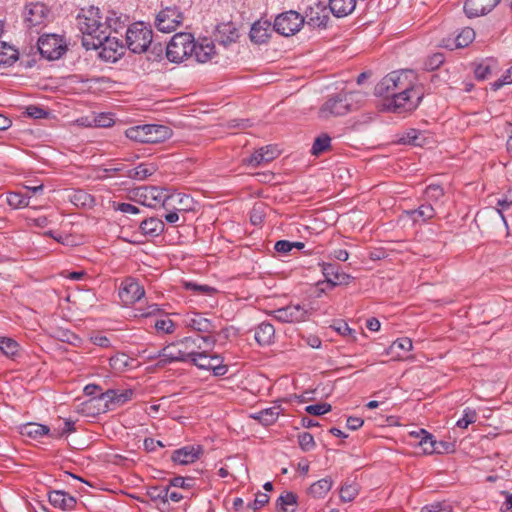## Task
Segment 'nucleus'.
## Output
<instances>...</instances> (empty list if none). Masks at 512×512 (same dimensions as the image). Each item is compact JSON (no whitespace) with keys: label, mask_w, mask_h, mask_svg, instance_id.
Wrapping results in <instances>:
<instances>
[{"label":"nucleus","mask_w":512,"mask_h":512,"mask_svg":"<svg viewBox=\"0 0 512 512\" xmlns=\"http://www.w3.org/2000/svg\"><path fill=\"white\" fill-rule=\"evenodd\" d=\"M281 411V407L279 405H275L269 408L262 409L252 414L251 417L255 420H258L261 424L269 426L277 421L279 415L281 414Z\"/></svg>","instance_id":"nucleus-33"},{"label":"nucleus","mask_w":512,"mask_h":512,"mask_svg":"<svg viewBox=\"0 0 512 512\" xmlns=\"http://www.w3.org/2000/svg\"><path fill=\"white\" fill-rule=\"evenodd\" d=\"M118 295L125 305H132L145 295V290L135 279L126 278L120 285Z\"/></svg>","instance_id":"nucleus-19"},{"label":"nucleus","mask_w":512,"mask_h":512,"mask_svg":"<svg viewBox=\"0 0 512 512\" xmlns=\"http://www.w3.org/2000/svg\"><path fill=\"white\" fill-rule=\"evenodd\" d=\"M477 420V413L474 409L469 407L463 410L462 417L456 422V426L462 429H466L470 424Z\"/></svg>","instance_id":"nucleus-50"},{"label":"nucleus","mask_w":512,"mask_h":512,"mask_svg":"<svg viewBox=\"0 0 512 512\" xmlns=\"http://www.w3.org/2000/svg\"><path fill=\"white\" fill-rule=\"evenodd\" d=\"M444 62V56L441 53L432 55L426 62L425 68L427 70H434L438 68Z\"/></svg>","instance_id":"nucleus-61"},{"label":"nucleus","mask_w":512,"mask_h":512,"mask_svg":"<svg viewBox=\"0 0 512 512\" xmlns=\"http://www.w3.org/2000/svg\"><path fill=\"white\" fill-rule=\"evenodd\" d=\"M269 496L266 493L258 492L255 495V499L253 502L248 504V508H251L253 510H258L265 506L269 502Z\"/></svg>","instance_id":"nucleus-56"},{"label":"nucleus","mask_w":512,"mask_h":512,"mask_svg":"<svg viewBox=\"0 0 512 512\" xmlns=\"http://www.w3.org/2000/svg\"><path fill=\"white\" fill-rule=\"evenodd\" d=\"M340 499L343 502L353 501L359 493V487L356 483H344L340 488Z\"/></svg>","instance_id":"nucleus-46"},{"label":"nucleus","mask_w":512,"mask_h":512,"mask_svg":"<svg viewBox=\"0 0 512 512\" xmlns=\"http://www.w3.org/2000/svg\"><path fill=\"white\" fill-rule=\"evenodd\" d=\"M167 490L168 486L152 487L148 494L152 499H159L163 502H167Z\"/></svg>","instance_id":"nucleus-58"},{"label":"nucleus","mask_w":512,"mask_h":512,"mask_svg":"<svg viewBox=\"0 0 512 512\" xmlns=\"http://www.w3.org/2000/svg\"><path fill=\"white\" fill-rule=\"evenodd\" d=\"M216 339L213 335H198L196 337H184L178 341L183 358L193 364V358L199 357L203 350L213 349Z\"/></svg>","instance_id":"nucleus-10"},{"label":"nucleus","mask_w":512,"mask_h":512,"mask_svg":"<svg viewBox=\"0 0 512 512\" xmlns=\"http://www.w3.org/2000/svg\"><path fill=\"white\" fill-rule=\"evenodd\" d=\"M113 208L116 211H120L122 213L126 214H137L139 213V208L130 204V203H124V202H114Z\"/></svg>","instance_id":"nucleus-59"},{"label":"nucleus","mask_w":512,"mask_h":512,"mask_svg":"<svg viewBox=\"0 0 512 512\" xmlns=\"http://www.w3.org/2000/svg\"><path fill=\"white\" fill-rule=\"evenodd\" d=\"M99 9L90 7L81 9L77 15V26L84 37H88L90 41L97 40L98 36L108 33L104 23L100 21Z\"/></svg>","instance_id":"nucleus-6"},{"label":"nucleus","mask_w":512,"mask_h":512,"mask_svg":"<svg viewBox=\"0 0 512 512\" xmlns=\"http://www.w3.org/2000/svg\"><path fill=\"white\" fill-rule=\"evenodd\" d=\"M21 434L31 439L38 440L43 436L50 435L48 426L39 423H27L21 427Z\"/></svg>","instance_id":"nucleus-35"},{"label":"nucleus","mask_w":512,"mask_h":512,"mask_svg":"<svg viewBox=\"0 0 512 512\" xmlns=\"http://www.w3.org/2000/svg\"><path fill=\"white\" fill-rule=\"evenodd\" d=\"M217 33L221 39V43L227 45L235 42L238 38V31L232 23H222L217 26Z\"/></svg>","instance_id":"nucleus-37"},{"label":"nucleus","mask_w":512,"mask_h":512,"mask_svg":"<svg viewBox=\"0 0 512 512\" xmlns=\"http://www.w3.org/2000/svg\"><path fill=\"white\" fill-rule=\"evenodd\" d=\"M195 48L194 36L190 33L175 34L166 47V56L169 61L180 63L193 56Z\"/></svg>","instance_id":"nucleus-7"},{"label":"nucleus","mask_w":512,"mask_h":512,"mask_svg":"<svg viewBox=\"0 0 512 512\" xmlns=\"http://www.w3.org/2000/svg\"><path fill=\"white\" fill-rule=\"evenodd\" d=\"M135 195L138 197L139 202L147 207L162 206L169 209L172 202L178 200L181 202L184 196L181 193H170L167 189L157 186L140 187L136 190Z\"/></svg>","instance_id":"nucleus-2"},{"label":"nucleus","mask_w":512,"mask_h":512,"mask_svg":"<svg viewBox=\"0 0 512 512\" xmlns=\"http://www.w3.org/2000/svg\"><path fill=\"white\" fill-rule=\"evenodd\" d=\"M94 123L97 127H110L114 124V119L109 114H100L95 117Z\"/></svg>","instance_id":"nucleus-64"},{"label":"nucleus","mask_w":512,"mask_h":512,"mask_svg":"<svg viewBox=\"0 0 512 512\" xmlns=\"http://www.w3.org/2000/svg\"><path fill=\"white\" fill-rule=\"evenodd\" d=\"M183 19L182 12L176 6L166 7L156 15L154 24L160 32L170 33L182 24Z\"/></svg>","instance_id":"nucleus-14"},{"label":"nucleus","mask_w":512,"mask_h":512,"mask_svg":"<svg viewBox=\"0 0 512 512\" xmlns=\"http://www.w3.org/2000/svg\"><path fill=\"white\" fill-rule=\"evenodd\" d=\"M49 16V9L43 3H30L25 8V21L29 27L44 24Z\"/></svg>","instance_id":"nucleus-21"},{"label":"nucleus","mask_w":512,"mask_h":512,"mask_svg":"<svg viewBox=\"0 0 512 512\" xmlns=\"http://www.w3.org/2000/svg\"><path fill=\"white\" fill-rule=\"evenodd\" d=\"M331 147V138L328 134H321L318 136L312 145V155L319 156L323 152L327 151Z\"/></svg>","instance_id":"nucleus-43"},{"label":"nucleus","mask_w":512,"mask_h":512,"mask_svg":"<svg viewBox=\"0 0 512 512\" xmlns=\"http://www.w3.org/2000/svg\"><path fill=\"white\" fill-rule=\"evenodd\" d=\"M38 50L47 60H57L67 51V45L63 38L56 34H46L39 37Z\"/></svg>","instance_id":"nucleus-12"},{"label":"nucleus","mask_w":512,"mask_h":512,"mask_svg":"<svg viewBox=\"0 0 512 512\" xmlns=\"http://www.w3.org/2000/svg\"><path fill=\"white\" fill-rule=\"evenodd\" d=\"M125 135L136 142L154 144L169 139L172 136V130L165 125L146 124L128 128Z\"/></svg>","instance_id":"nucleus-3"},{"label":"nucleus","mask_w":512,"mask_h":512,"mask_svg":"<svg viewBox=\"0 0 512 512\" xmlns=\"http://www.w3.org/2000/svg\"><path fill=\"white\" fill-rule=\"evenodd\" d=\"M132 359L125 353H118L109 360L111 368L115 371H125L131 365Z\"/></svg>","instance_id":"nucleus-44"},{"label":"nucleus","mask_w":512,"mask_h":512,"mask_svg":"<svg viewBox=\"0 0 512 512\" xmlns=\"http://www.w3.org/2000/svg\"><path fill=\"white\" fill-rule=\"evenodd\" d=\"M185 325L203 335H212L216 331V325L214 322L208 318H205L200 313H192L187 315L185 320Z\"/></svg>","instance_id":"nucleus-23"},{"label":"nucleus","mask_w":512,"mask_h":512,"mask_svg":"<svg viewBox=\"0 0 512 512\" xmlns=\"http://www.w3.org/2000/svg\"><path fill=\"white\" fill-rule=\"evenodd\" d=\"M75 422L70 420V419H66L63 421L62 423V426L57 428V429H54L50 436L52 438H61L63 437L64 435H67V434H70L72 432L75 431Z\"/></svg>","instance_id":"nucleus-52"},{"label":"nucleus","mask_w":512,"mask_h":512,"mask_svg":"<svg viewBox=\"0 0 512 512\" xmlns=\"http://www.w3.org/2000/svg\"><path fill=\"white\" fill-rule=\"evenodd\" d=\"M298 443H299L300 448L304 452L311 451L315 447L314 438H313L312 434H310L308 432H303L298 435Z\"/></svg>","instance_id":"nucleus-54"},{"label":"nucleus","mask_w":512,"mask_h":512,"mask_svg":"<svg viewBox=\"0 0 512 512\" xmlns=\"http://www.w3.org/2000/svg\"><path fill=\"white\" fill-rule=\"evenodd\" d=\"M304 25V17L297 11L290 10L279 14L274 20V30L283 36L296 34Z\"/></svg>","instance_id":"nucleus-13"},{"label":"nucleus","mask_w":512,"mask_h":512,"mask_svg":"<svg viewBox=\"0 0 512 512\" xmlns=\"http://www.w3.org/2000/svg\"><path fill=\"white\" fill-rule=\"evenodd\" d=\"M156 171L154 165L140 164L129 172V177L137 180H144Z\"/></svg>","instance_id":"nucleus-47"},{"label":"nucleus","mask_w":512,"mask_h":512,"mask_svg":"<svg viewBox=\"0 0 512 512\" xmlns=\"http://www.w3.org/2000/svg\"><path fill=\"white\" fill-rule=\"evenodd\" d=\"M19 58L18 50L4 42L0 43V68L12 66Z\"/></svg>","instance_id":"nucleus-36"},{"label":"nucleus","mask_w":512,"mask_h":512,"mask_svg":"<svg viewBox=\"0 0 512 512\" xmlns=\"http://www.w3.org/2000/svg\"><path fill=\"white\" fill-rule=\"evenodd\" d=\"M7 202L14 208L26 207L29 205V198L19 192H10L7 195Z\"/></svg>","instance_id":"nucleus-51"},{"label":"nucleus","mask_w":512,"mask_h":512,"mask_svg":"<svg viewBox=\"0 0 512 512\" xmlns=\"http://www.w3.org/2000/svg\"><path fill=\"white\" fill-rule=\"evenodd\" d=\"M174 210L168 212L163 217L166 220V222L170 224H175L179 221V213L181 211H187L189 208L187 206L185 207H177L176 205H173L172 207Z\"/></svg>","instance_id":"nucleus-60"},{"label":"nucleus","mask_w":512,"mask_h":512,"mask_svg":"<svg viewBox=\"0 0 512 512\" xmlns=\"http://www.w3.org/2000/svg\"><path fill=\"white\" fill-rule=\"evenodd\" d=\"M501 0H466L464 12L468 18H476L490 13Z\"/></svg>","instance_id":"nucleus-20"},{"label":"nucleus","mask_w":512,"mask_h":512,"mask_svg":"<svg viewBox=\"0 0 512 512\" xmlns=\"http://www.w3.org/2000/svg\"><path fill=\"white\" fill-rule=\"evenodd\" d=\"M104 24L106 30L110 29L115 33H119L120 31L127 29V27L130 25L129 16L116 11H110Z\"/></svg>","instance_id":"nucleus-30"},{"label":"nucleus","mask_w":512,"mask_h":512,"mask_svg":"<svg viewBox=\"0 0 512 512\" xmlns=\"http://www.w3.org/2000/svg\"><path fill=\"white\" fill-rule=\"evenodd\" d=\"M404 215L415 225H423L436 215V209L432 203L423 202L418 208L405 210Z\"/></svg>","instance_id":"nucleus-22"},{"label":"nucleus","mask_w":512,"mask_h":512,"mask_svg":"<svg viewBox=\"0 0 512 512\" xmlns=\"http://www.w3.org/2000/svg\"><path fill=\"white\" fill-rule=\"evenodd\" d=\"M139 229L143 235L154 238L164 232L165 224L160 218L150 217L140 223Z\"/></svg>","instance_id":"nucleus-29"},{"label":"nucleus","mask_w":512,"mask_h":512,"mask_svg":"<svg viewBox=\"0 0 512 512\" xmlns=\"http://www.w3.org/2000/svg\"><path fill=\"white\" fill-rule=\"evenodd\" d=\"M153 31L144 22L130 24L125 32L126 47L135 54H141L148 50L152 44Z\"/></svg>","instance_id":"nucleus-4"},{"label":"nucleus","mask_w":512,"mask_h":512,"mask_svg":"<svg viewBox=\"0 0 512 512\" xmlns=\"http://www.w3.org/2000/svg\"><path fill=\"white\" fill-rule=\"evenodd\" d=\"M82 45L87 49H100L99 57L114 63L123 55L124 45L117 38L111 37L110 33L99 35L97 40L90 41L88 37L82 38Z\"/></svg>","instance_id":"nucleus-1"},{"label":"nucleus","mask_w":512,"mask_h":512,"mask_svg":"<svg viewBox=\"0 0 512 512\" xmlns=\"http://www.w3.org/2000/svg\"><path fill=\"white\" fill-rule=\"evenodd\" d=\"M0 351L8 358L15 359L20 354V345L10 337H0Z\"/></svg>","instance_id":"nucleus-38"},{"label":"nucleus","mask_w":512,"mask_h":512,"mask_svg":"<svg viewBox=\"0 0 512 512\" xmlns=\"http://www.w3.org/2000/svg\"><path fill=\"white\" fill-rule=\"evenodd\" d=\"M475 78L478 80H485L491 74V68L485 63H480L474 70Z\"/></svg>","instance_id":"nucleus-63"},{"label":"nucleus","mask_w":512,"mask_h":512,"mask_svg":"<svg viewBox=\"0 0 512 512\" xmlns=\"http://www.w3.org/2000/svg\"><path fill=\"white\" fill-rule=\"evenodd\" d=\"M170 486L189 489L193 486V478L176 476L170 480Z\"/></svg>","instance_id":"nucleus-57"},{"label":"nucleus","mask_w":512,"mask_h":512,"mask_svg":"<svg viewBox=\"0 0 512 512\" xmlns=\"http://www.w3.org/2000/svg\"><path fill=\"white\" fill-rule=\"evenodd\" d=\"M408 72L393 71L386 75L375 87V94L385 99L412 85Z\"/></svg>","instance_id":"nucleus-9"},{"label":"nucleus","mask_w":512,"mask_h":512,"mask_svg":"<svg viewBox=\"0 0 512 512\" xmlns=\"http://www.w3.org/2000/svg\"><path fill=\"white\" fill-rule=\"evenodd\" d=\"M423 94L413 85L407 90H401L384 100V106L388 111L403 113L414 111L422 100Z\"/></svg>","instance_id":"nucleus-5"},{"label":"nucleus","mask_w":512,"mask_h":512,"mask_svg":"<svg viewBox=\"0 0 512 512\" xmlns=\"http://www.w3.org/2000/svg\"><path fill=\"white\" fill-rule=\"evenodd\" d=\"M332 485V479L330 477H325L314 482L309 488V493L314 498H323L330 491Z\"/></svg>","instance_id":"nucleus-40"},{"label":"nucleus","mask_w":512,"mask_h":512,"mask_svg":"<svg viewBox=\"0 0 512 512\" xmlns=\"http://www.w3.org/2000/svg\"><path fill=\"white\" fill-rule=\"evenodd\" d=\"M356 7V0H329L330 12L337 18L346 17Z\"/></svg>","instance_id":"nucleus-32"},{"label":"nucleus","mask_w":512,"mask_h":512,"mask_svg":"<svg viewBox=\"0 0 512 512\" xmlns=\"http://www.w3.org/2000/svg\"><path fill=\"white\" fill-rule=\"evenodd\" d=\"M215 53L214 43L208 38H203L198 42L195 41L192 57L199 63H206L212 59Z\"/></svg>","instance_id":"nucleus-28"},{"label":"nucleus","mask_w":512,"mask_h":512,"mask_svg":"<svg viewBox=\"0 0 512 512\" xmlns=\"http://www.w3.org/2000/svg\"><path fill=\"white\" fill-rule=\"evenodd\" d=\"M421 133L416 129H409L402 134L399 138V142L402 144H409L413 146H421L422 142L420 140Z\"/></svg>","instance_id":"nucleus-49"},{"label":"nucleus","mask_w":512,"mask_h":512,"mask_svg":"<svg viewBox=\"0 0 512 512\" xmlns=\"http://www.w3.org/2000/svg\"><path fill=\"white\" fill-rule=\"evenodd\" d=\"M421 435V439L418 444L422 447L424 453L432 454L438 452L437 442L433 439V436L424 429H420L417 432V436Z\"/></svg>","instance_id":"nucleus-41"},{"label":"nucleus","mask_w":512,"mask_h":512,"mask_svg":"<svg viewBox=\"0 0 512 512\" xmlns=\"http://www.w3.org/2000/svg\"><path fill=\"white\" fill-rule=\"evenodd\" d=\"M277 156L278 150L269 145L259 148L251 156L244 158L243 163L248 166L257 167L271 162Z\"/></svg>","instance_id":"nucleus-24"},{"label":"nucleus","mask_w":512,"mask_h":512,"mask_svg":"<svg viewBox=\"0 0 512 512\" xmlns=\"http://www.w3.org/2000/svg\"><path fill=\"white\" fill-rule=\"evenodd\" d=\"M351 93H338L330 96L319 109V117L328 119L330 117L344 116L353 110Z\"/></svg>","instance_id":"nucleus-11"},{"label":"nucleus","mask_w":512,"mask_h":512,"mask_svg":"<svg viewBox=\"0 0 512 512\" xmlns=\"http://www.w3.org/2000/svg\"><path fill=\"white\" fill-rule=\"evenodd\" d=\"M330 9L321 2L309 6L305 11L304 23L312 28H326L330 20Z\"/></svg>","instance_id":"nucleus-16"},{"label":"nucleus","mask_w":512,"mask_h":512,"mask_svg":"<svg viewBox=\"0 0 512 512\" xmlns=\"http://www.w3.org/2000/svg\"><path fill=\"white\" fill-rule=\"evenodd\" d=\"M275 328L268 322H262L255 330V340L260 346H267L273 342Z\"/></svg>","instance_id":"nucleus-34"},{"label":"nucleus","mask_w":512,"mask_h":512,"mask_svg":"<svg viewBox=\"0 0 512 512\" xmlns=\"http://www.w3.org/2000/svg\"><path fill=\"white\" fill-rule=\"evenodd\" d=\"M297 504V496L293 492H286L279 496L276 501L278 512H294V506Z\"/></svg>","instance_id":"nucleus-39"},{"label":"nucleus","mask_w":512,"mask_h":512,"mask_svg":"<svg viewBox=\"0 0 512 512\" xmlns=\"http://www.w3.org/2000/svg\"><path fill=\"white\" fill-rule=\"evenodd\" d=\"M273 317L282 323H296L305 321L308 317V309L305 305L295 304L273 311Z\"/></svg>","instance_id":"nucleus-17"},{"label":"nucleus","mask_w":512,"mask_h":512,"mask_svg":"<svg viewBox=\"0 0 512 512\" xmlns=\"http://www.w3.org/2000/svg\"><path fill=\"white\" fill-rule=\"evenodd\" d=\"M319 266L321 267L325 281L331 288L348 285L354 280V277L342 271L340 265L337 263L323 262L320 263Z\"/></svg>","instance_id":"nucleus-15"},{"label":"nucleus","mask_w":512,"mask_h":512,"mask_svg":"<svg viewBox=\"0 0 512 512\" xmlns=\"http://www.w3.org/2000/svg\"><path fill=\"white\" fill-rule=\"evenodd\" d=\"M133 390L126 389L124 391H118L109 389L103 392L99 397L90 399L86 402L88 406H97V413H106L108 411L115 410L132 399Z\"/></svg>","instance_id":"nucleus-8"},{"label":"nucleus","mask_w":512,"mask_h":512,"mask_svg":"<svg viewBox=\"0 0 512 512\" xmlns=\"http://www.w3.org/2000/svg\"><path fill=\"white\" fill-rule=\"evenodd\" d=\"M450 509V506L445 502H435L422 507L420 512H444Z\"/></svg>","instance_id":"nucleus-62"},{"label":"nucleus","mask_w":512,"mask_h":512,"mask_svg":"<svg viewBox=\"0 0 512 512\" xmlns=\"http://www.w3.org/2000/svg\"><path fill=\"white\" fill-rule=\"evenodd\" d=\"M159 333L171 334L175 331V324L170 318L157 319L154 324Z\"/></svg>","instance_id":"nucleus-53"},{"label":"nucleus","mask_w":512,"mask_h":512,"mask_svg":"<svg viewBox=\"0 0 512 512\" xmlns=\"http://www.w3.org/2000/svg\"><path fill=\"white\" fill-rule=\"evenodd\" d=\"M305 411L311 415L320 416L331 411V405L326 402L308 405Z\"/></svg>","instance_id":"nucleus-55"},{"label":"nucleus","mask_w":512,"mask_h":512,"mask_svg":"<svg viewBox=\"0 0 512 512\" xmlns=\"http://www.w3.org/2000/svg\"><path fill=\"white\" fill-rule=\"evenodd\" d=\"M444 196V189L438 184H430L425 188L424 191V201L427 203H432L433 206L437 205V203Z\"/></svg>","instance_id":"nucleus-42"},{"label":"nucleus","mask_w":512,"mask_h":512,"mask_svg":"<svg viewBox=\"0 0 512 512\" xmlns=\"http://www.w3.org/2000/svg\"><path fill=\"white\" fill-rule=\"evenodd\" d=\"M49 503L63 511H70L76 506V498L63 490H53L48 493Z\"/></svg>","instance_id":"nucleus-26"},{"label":"nucleus","mask_w":512,"mask_h":512,"mask_svg":"<svg viewBox=\"0 0 512 512\" xmlns=\"http://www.w3.org/2000/svg\"><path fill=\"white\" fill-rule=\"evenodd\" d=\"M159 366H164L173 362H186V358H183L181 348L178 345V341L170 343L158 351Z\"/></svg>","instance_id":"nucleus-27"},{"label":"nucleus","mask_w":512,"mask_h":512,"mask_svg":"<svg viewBox=\"0 0 512 512\" xmlns=\"http://www.w3.org/2000/svg\"><path fill=\"white\" fill-rule=\"evenodd\" d=\"M475 39V31L470 27H465L456 36L455 43L457 48L468 46Z\"/></svg>","instance_id":"nucleus-48"},{"label":"nucleus","mask_w":512,"mask_h":512,"mask_svg":"<svg viewBox=\"0 0 512 512\" xmlns=\"http://www.w3.org/2000/svg\"><path fill=\"white\" fill-rule=\"evenodd\" d=\"M273 31L275 30L270 21L258 20L251 27L250 39L256 44H264L269 40Z\"/></svg>","instance_id":"nucleus-25"},{"label":"nucleus","mask_w":512,"mask_h":512,"mask_svg":"<svg viewBox=\"0 0 512 512\" xmlns=\"http://www.w3.org/2000/svg\"><path fill=\"white\" fill-rule=\"evenodd\" d=\"M210 350H203L197 358H193V364L199 369L212 370L215 376H223L227 373V365L222 363L219 355H209Z\"/></svg>","instance_id":"nucleus-18"},{"label":"nucleus","mask_w":512,"mask_h":512,"mask_svg":"<svg viewBox=\"0 0 512 512\" xmlns=\"http://www.w3.org/2000/svg\"><path fill=\"white\" fill-rule=\"evenodd\" d=\"M200 452V447L185 446L173 452L172 460L182 465L193 463L198 459Z\"/></svg>","instance_id":"nucleus-31"},{"label":"nucleus","mask_w":512,"mask_h":512,"mask_svg":"<svg viewBox=\"0 0 512 512\" xmlns=\"http://www.w3.org/2000/svg\"><path fill=\"white\" fill-rule=\"evenodd\" d=\"M413 348L412 340L408 337L396 339L389 347L390 353H396L397 357H403L398 351L409 352Z\"/></svg>","instance_id":"nucleus-45"}]
</instances>
